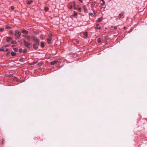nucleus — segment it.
Masks as SVG:
<instances>
[{
	"instance_id": "f257e3e1",
	"label": "nucleus",
	"mask_w": 147,
	"mask_h": 147,
	"mask_svg": "<svg viewBox=\"0 0 147 147\" xmlns=\"http://www.w3.org/2000/svg\"><path fill=\"white\" fill-rule=\"evenodd\" d=\"M24 44V46L28 48H30L32 46L31 44L28 42H26L25 40L23 41Z\"/></svg>"
},
{
	"instance_id": "f03ea898",
	"label": "nucleus",
	"mask_w": 147,
	"mask_h": 147,
	"mask_svg": "<svg viewBox=\"0 0 147 147\" xmlns=\"http://www.w3.org/2000/svg\"><path fill=\"white\" fill-rule=\"evenodd\" d=\"M21 33L19 30H17L15 32L14 35L16 36V39H18L21 35Z\"/></svg>"
},
{
	"instance_id": "7ed1b4c3",
	"label": "nucleus",
	"mask_w": 147,
	"mask_h": 147,
	"mask_svg": "<svg viewBox=\"0 0 147 147\" xmlns=\"http://www.w3.org/2000/svg\"><path fill=\"white\" fill-rule=\"evenodd\" d=\"M32 38L34 44L39 45V40L36 37H33Z\"/></svg>"
},
{
	"instance_id": "20e7f679",
	"label": "nucleus",
	"mask_w": 147,
	"mask_h": 147,
	"mask_svg": "<svg viewBox=\"0 0 147 147\" xmlns=\"http://www.w3.org/2000/svg\"><path fill=\"white\" fill-rule=\"evenodd\" d=\"M75 4V3L73 2V3H69L68 5V7L69 9H71L73 7L74 5Z\"/></svg>"
},
{
	"instance_id": "39448f33",
	"label": "nucleus",
	"mask_w": 147,
	"mask_h": 147,
	"mask_svg": "<svg viewBox=\"0 0 147 147\" xmlns=\"http://www.w3.org/2000/svg\"><path fill=\"white\" fill-rule=\"evenodd\" d=\"M100 4H101V5L103 6V7H105V1H103V0H102L100 1Z\"/></svg>"
},
{
	"instance_id": "423d86ee",
	"label": "nucleus",
	"mask_w": 147,
	"mask_h": 147,
	"mask_svg": "<svg viewBox=\"0 0 147 147\" xmlns=\"http://www.w3.org/2000/svg\"><path fill=\"white\" fill-rule=\"evenodd\" d=\"M39 45H38V44H35L34 43L33 46V47L35 49H38V46Z\"/></svg>"
},
{
	"instance_id": "0eeeda50",
	"label": "nucleus",
	"mask_w": 147,
	"mask_h": 147,
	"mask_svg": "<svg viewBox=\"0 0 147 147\" xmlns=\"http://www.w3.org/2000/svg\"><path fill=\"white\" fill-rule=\"evenodd\" d=\"M22 33H25L26 34H28V31L25 29H23L22 31Z\"/></svg>"
},
{
	"instance_id": "6e6552de",
	"label": "nucleus",
	"mask_w": 147,
	"mask_h": 147,
	"mask_svg": "<svg viewBox=\"0 0 147 147\" xmlns=\"http://www.w3.org/2000/svg\"><path fill=\"white\" fill-rule=\"evenodd\" d=\"M83 8L85 12L87 11L88 9L85 5H83Z\"/></svg>"
},
{
	"instance_id": "1a4fd4ad",
	"label": "nucleus",
	"mask_w": 147,
	"mask_h": 147,
	"mask_svg": "<svg viewBox=\"0 0 147 147\" xmlns=\"http://www.w3.org/2000/svg\"><path fill=\"white\" fill-rule=\"evenodd\" d=\"M99 25V24H97L96 25V28L97 29L100 30L101 28V26H98Z\"/></svg>"
},
{
	"instance_id": "9d476101",
	"label": "nucleus",
	"mask_w": 147,
	"mask_h": 147,
	"mask_svg": "<svg viewBox=\"0 0 147 147\" xmlns=\"http://www.w3.org/2000/svg\"><path fill=\"white\" fill-rule=\"evenodd\" d=\"M12 39V38L10 37H7V42H9Z\"/></svg>"
},
{
	"instance_id": "9b49d317",
	"label": "nucleus",
	"mask_w": 147,
	"mask_h": 147,
	"mask_svg": "<svg viewBox=\"0 0 147 147\" xmlns=\"http://www.w3.org/2000/svg\"><path fill=\"white\" fill-rule=\"evenodd\" d=\"M58 61H53L52 62H51V65H54Z\"/></svg>"
},
{
	"instance_id": "f8f14e48",
	"label": "nucleus",
	"mask_w": 147,
	"mask_h": 147,
	"mask_svg": "<svg viewBox=\"0 0 147 147\" xmlns=\"http://www.w3.org/2000/svg\"><path fill=\"white\" fill-rule=\"evenodd\" d=\"M47 42L49 44H50L51 43V39L50 38H49L47 39Z\"/></svg>"
},
{
	"instance_id": "ddd939ff",
	"label": "nucleus",
	"mask_w": 147,
	"mask_h": 147,
	"mask_svg": "<svg viewBox=\"0 0 147 147\" xmlns=\"http://www.w3.org/2000/svg\"><path fill=\"white\" fill-rule=\"evenodd\" d=\"M123 12H122L118 16V17L120 18L121 17L123 16Z\"/></svg>"
},
{
	"instance_id": "4468645a",
	"label": "nucleus",
	"mask_w": 147,
	"mask_h": 147,
	"mask_svg": "<svg viewBox=\"0 0 147 147\" xmlns=\"http://www.w3.org/2000/svg\"><path fill=\"white\" fill-rule=\"evenodd\" d=\"M84 38H86L88 36L87 33V32H84Z\"/></svg>"
},
{
	"instance_id": "2eb2a0df",
	"label": "nucleus",
	"mask_w": 147,
	"mask_h": 147,
	"mask_svg": "<svg viewBox=\"0 0 147 147\" xmlns=\"http://www.w3.org/2000/svg\"><path fill=\"white\" fill-rule=\"evenodd\" d=\"M32 1H27V4H31L32 3Z\"/></svg>"
},
{
	"instance_id": "dca6fc26",
	"label": "nucleus",
	"mask_w": 147,
	"mask_h": 147,
	"mask_svg": "<svg viewBox=\"0 0 147 147\" xmlns=\"http://www.w3.org/2000/svg\"><path fill=\"white\" fill-rule=\"evenodd\" d=\"M25 38H26L28 40H29L30 39V36L28 35H27V36H26V37Z\"/></svg>"
},
{
	"instance_id": "f3484780",
	"label": "nucleus",
	"mask_w": 147,
	"mask_h": 147,
	"mask_svg": "<svg viewBox=\"0 0 147 147\" xmlns=\"http://www.w3.org/2000/svg\"><path fill=\"white\" fill-rule=\"evenodd\" d=\"M11 53V55L12 56H15L16 55V53L13 52H12Z\"/></svg>"
},
{
	"instance_id": "a211bd4d",
	"label": "nucleus",
	"mask_w": 147,
	"mask_h": 147,
	"mask_svg": "<svg viewBox=\"0 0 147 147\" xmlns=\"http://www.w3.org/2000/svg\"><path fill=\"white\" fill-rule=\"evenodd\" d=\"M27 51V50L26 49H24L23 50V53H25Z\"/></svg>"
},
{
	"instance_id": "6ab92c4d",
	"label": "nucleus",
	"mask_w": 147,
	"mask_h": 147,
	"mask_svg": "<svg viewBox=\"0 0 147 147\" xmlns=\"http://www.w3.org/2000/svg\"><path fill=\"white\" fill-rule=\"evenodd\" d=\"M40 45L41 47H43L45 46L44 43L42 42H41Z\"/></svg>"
},
{
	"instance_id": "aec40b11",
	"label": "nucleus",
	"mask_w": 147,
	"mask_h": 147,
	"mask_svg": "<svg viewBox=\"0 0 147 147\" xmlns=\"http://www.w3.org/2000/svg\"><path fill=\"white\" fill-rule=\"evenodd\" d=\"M11 43L12 44H16V42L15 41H13V40H12L11 42Z\"/></svg>"
},
{
	"instance_id": "412c9836",
	"label": "nucleus",
	"mask_w": 147,
	"mask_h": 147,
	"mask_svg": "<svg viewBox=\"0 0 147 147\" xmlns=\"http://www.w3.org/2000/svg\"><path fill=\"white\" fill-rule=\"evenodd\" d=\"M49 9V8L47 7H45V11H47Z\"/></svg>"
},
{
	"instance_id": "4be33fe9",
	"label": "nucleus",
	"mask_w": 147,
	"mask_h": 147,
	"mask_svg": "<svg viewBox=\"0 0 147 147\" xmlns=\"http://www.w3.org/2000/svg\"><path fill=\"white\" fill-rule=\"evenodd\" d=\"M78 11L80 12H81L82 10V8L81 7H79L78 8Z\"/></svg>"
},
{
	"instance_id": "5701e85b",
	"label": "nucleus",
	"mask_w": 147,
	"mask_h": 147,
	"mask_svg": "<svg viewBox=\"0 0 147 147\" xmlns=\"http://www.w3.org/2000/svg\"><path fill=\"white\" fill-rule=\"evenodd\" d=\"M102 20V19L101 18H99L98 19V21L99 22H100Z\"/></svg>"
},
{
	"instance_id": "b1692460",
	"label": "nucleus",
	"mask_w": 147,
	"mask_h": 147,
	"mask_svg": "<svg viewBox=\"0 0 147 147\" xmlns=\"http://www.w3.org/2000/svg\"><path fill=\"white\" fill-rule=\"evenodd\" d=\"M13 50L15 52H17L18 50V49L16 48H14Z\"/></svg>"
},
{
	"instance_id": "393cba45",
	"label": "nucleus",
	"mask_w": 147,
	"mask_h": 147,
	"mask_svg": "<svg viewBox=\"0 0 147 147\" xmlns=\"http://www.w3.org/2000/svg\"><path fill=\"white\" fill-rule=\"evenodd\" d=\"M9 33L10 34H13V31L12 30H10L9 31Z\"/></svg>"
},
{
	"instance_id": "a878e982",
	"label": "nucleus",
	"mask_w": 147,
	"mask_h": 147,
	"mask_svg": "<svg viewBox=\"0 0 147 147\" xmlns=\"http://www.w3.org/2000/svg\"><path fill=\"white\" fill-rule=\"evenodd\" d=\"M95 3H92V5H91V7H94V6H95Z\"/></svg>"
},
{
	"instance_id": "bb28decb",
	"label": "nucleus",
	"mask_w": 147,
	"mask_h": 147,
	"mask_svg": "<svg viewBox=\"0 0 147 147\" xmlns=\"http://www.w3.org/2000/svg\"><path fill=\"white\" fill-rule=\"evenodd\" d=\"M98 42L99 43H100L101 42V39L100 38H98Z\"/></svg>"
},
{
	"instance_id": "cd10ccee",
	"label": "nucleus",
	"mask_w": 147,
	"mask_h": 147,
	"mask_svg": "<svg viewBox=\"0 0 147 147\" xmlns=\"http://www.w3.org/2000/svg\"><path fill=\"white\" fill-rule=\"evenodd\" d=\"M52 34H49L48 36L49 37V38H51L52 37Z\"/></svg>"
},
{
	"instance_id": "c85d7f7f",
	"label": "nucleus",
	"mask_w": 147,
	"mask_h": 147,
	"mask_svg": "<svg viewBox=\"0 0 147 147\" xmlns=\"http://www.w3.org/2000/svg\"><path fill=\"white\" fill-rule=\"evenodd\" d=\"M4 28H0V31L2 32L4 30Z\"/></svg>"
},
{
	"instance_id": "c756f323",
	"label": "nucleus",
	"mask_w": 147,
	"mask_h": 147,
	"mask_svg": "<svg viewBox=\"0 0 147 147\" xmlns=\"http://www.w3.org/2000/svg\"><path fill=\"white\" fill-rule=\"evenodd\" d=\"M0 51H5V50L3 48H1L0 49Z\"/></svg>"
},
{
	"instance_id": "7c9ffc66",
	"label": "nucleus",
	"mask_w": 147,
	"mask_h": 147,
	"mask_svg": "<svg viewBox=\"0 0 147 147\" xmlns=\"http://www.w3.org/2000/svg\"><path fill=\"white\" fill-rule=\"evenodd\" d=\"M11 9L12 10H13L14 9V6H12L11 7Z\"/></svg>"
},
{
	"instance_id": "2f4dec72",
	"label": "nucleus",
	"mask_w": 147,
	"mask_h": 147,
	"mask_svg": "<svg viewBox=\"0 0 147 147\" xmlns=\"http://www.w3.org/2000/svg\"><path fill=\"white\" fill-rule=\"evenodd\" d=\"M74 7V8L75 9H76V4H75H75L73 6Z\"/></svg>"
},
{
	"instance_id": "473e14b6",
	"label": "nucleus",
	"mask_w": 147,
	"mask_h": 147,
	"mask_svg": "<svg viewBox=\"0 0 147 147\" xmlns=\"http://www.w3.org/2000/svg\"><path fill=\"white\" fill-rule=\"evenodd\" d=\"M22 49H20L19 50V52L20 53H21L22 52Z\"/></svg>"
},
{
	"instance_id": "72a5a7b5",
	"label": "nucleus",
	"mask_w": 147,
	"mask_h": 147,
	"mask_svg": "<svg viewBox=\"0 0 147 147\" xmlns=\"http://www.w3.org/2000/svg\"><path fill=\"white\" fill-rule=\"evenodd\" d=\"M20 61L22 62L23 61V58H21L20 59Z\"/></svg>"
},
{
	"instance_id": "f704fd0d",
	"label": "nucleus",
	"mask_w": 147,
	"mask_h": 147,
	"mask_svg": "<svg viewBox=\"0 0 147 147\" xmlns=\"http://www.w3.org/2000/svg\"><path fill=\"white\" fill-rule=\"evenodd\" d=\"M77 15V13H74V16H76Z\"/></svg>"
},
{
	"instance_id": "c9c22d12",
	"label": "nucleus",
	"mask_w": 147,
	"mask_h": 147,
	"mask_svg": "<svg viewBox=\"0 0 147 147\" xmlns=\"http://www.w3.org/2000/svg\"><path fill=\"white\" fill-rule=\"evenodd\" d=\"M89 14L90 16H92L93 15V13H89Z\"/></svg>"
},
{
	"instance_id": "e433bc0d",
	"label": "nucleus",
	"mask_w": 147,
	"mask_h": 147,
	"mask_svg": "<svg viewBox=\"0 0 147 147\" xmlns=\"http://www.w3.org/2000/svg\"><path fill=\"white\" fill-rule=\"evenodd\" d=\"M6 28H10L11 27H10V26H6Z\"/></svg>"
},
{
	"instance_id": "4c0bfd02",
	"label": "nucleus",
	"mask_w": 147,
	"mask_h": 147,
	"mask_svg": "<svg viewBox=\"0 0 147 147\" xmlns=\"http://www.w3.org/2000/svg\"><path fill=\"white\" fill-rule=\"evenodd\" d=\"M114 29H115V30H116L117 29V27L116 26H115L114 27Z\"/></svg>"
},
{
	"instance_id": "58836bf2",
	"label": "nucleus",
	"mask_w": 147,
	"mask_h": 147,
	"mask_svg": "<svg viewBox=\"0 0 147 147\" xmlns=\"http://www.w3.org/2000/svg\"><path fill=\"white\" fill-rule=\"evenodd\" d=\"M27 35H23V36L25 38L26 37V36H27Z\"/></svg>"
},
{
	"instance_id": "ea45409f",
	"label": "nucleus",
	"mask_w": 147,
	"mask_h": 147,
	"mask_svg": "<svg viewBox=\"0 0 147 147\" xmlns=\"http://www.w3.org/2000/svg\"><path fill=\"white\" fill-rule=\"evenodd\" d=\"M5 51H6V52H8V51H9V50H8V49H6Z\"/></svg>"
},
{
	"instance_id": "a19ab883",
	"label": "nucleus",
	"mask_w": 147,
	"mask_h": 147,
	"mask_svg": "<svg viewBox=\"0 0 147 147\" xmlns=\"http://www.w3.org/2000/svg\"><path fill=\"white\" fill-rule=\"evenodd\" d=\"M9 46V45H5V47H8Z\"/></svg>"
},
{
	"instance_id": "79ce46f5",
	"label": "nucleus",
	"mask_w": 147,
	"mask_h": 147,
	"mask_svg": "<svg viewBox=\"0 0 147 147\" xmlns=\"http://www.w3.org/2000/svg\"><path fill=\"white\" fill-rule=\"evenodd\" d=\"M79 1H80L81 2H82V0H78Z\"/></svg>"
},
{
	"instance_id": "37998d69",
	"label": "nucleus",
	"mask_w": 147,
	"mask_h": 147,
	"mask_svg": "<svg viewBox=\"0 0 147 147\" xmlns=\"http://www.w3.org/2000/svg\"><path fill=\"white\" fill-rule=\"evenodd\" d=\"M19 42L21 43V42H20V41H19Z\"/></svg>"
},
{
	"instance_id": "c03bdc74",
	"label": "nucleus",
	"mask_w": 147,
	"mask_h": 147,
	"mask_svg": "<svg viewBox=\"0 0 147 147\" xmlns=\"http://www.w3.org/2000/svg\"><path fill=\"white\" fill-rule=\"evenodd\" d=\"M19 42L21 43V42H20V41H19Z\"/></svg>"
}]
</instances>
